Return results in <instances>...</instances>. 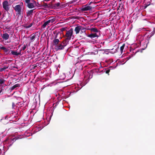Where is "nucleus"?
I'll return each mask as SVG.
<instances>
[{"mask_svg":"<svg viewBox=\"0 0 155 155\" xmlns=\"http://www.w3.org/2000/svg\"><path fill=\"white\" fill-rule=\"evenodd\" d=\"M110 69L109 70H107L106 71V74H108V75H109V72H110Z\"/></svg>","mask_w":155,"mask_h":155,"instance_id":"nucleus-32","label":"nucleus"},{"mask_svg":"<svg viewBox=\"0 0 155 155\" xmlns=\"http://www.w3.org/2000/svg\"><path fill=\"white\" fill-rule=\"evenodd\" d=\"M2 6L4 9L6 11H8L9 10L8 3L7 1H5L3 2Z\"/></svg>","mask_w":155,"mask_h":155,"instance_id":"nucleus-6","label":"nucleus"},{"mask_svg":"<svg viewBox=\"0 0 155 155\" xmlns=\"http://www.w3.org/2000/svg\"><path fill=\"white\" fill-rule=\"evenodd\" d=\"M27 45H24L22 48L23 50H25L26 48Z\"/></svg>","mask_w":155,"mask_h":155,"instance_id":"nucleus-27","label":"nucleus"},{"mask_svg":"<svg viewBox=\"0 0 155 155\" xmlns=\"http://www.w3.org/2000/svg\"><path fill=\"white\" fill-rule=\"evenodd\" d=\"M35 3L29 2L27 4V6L29 8H33L35 7Z\"/></svg>","mask_w":155,"mask_h":155,"instance_id":"nucleus-11","label":"nucleus"},{"mask_svg":"<svg viewBox=\"0 0 155 155\" xmlns=\"http://www.w3.org/2000/svg\"><path fill=\"white\" fill-rule=\"evenodd\" d=\"M88 37H90L91 38H94L96 37H98V35H97V34L95 33L94 34H89L87 35V36Z\"/></svg>","mask_w":155,"mask_h":155,"instance_id":"nucleus-17","label":"nucleus"},{"mask_svg":"<svg viewBox=\"0 0 155 155\" xmlns=\"http://www.w3.org/2000/svg\"><path fill=\"white\" fill-rule=\"evenodd\" d=\"M92 9V7L88 5H86L83 6L81 8V10L82 11H84L90 10Z\"/></svg>","mask_w":155,"mask_h":155,"instance_id":"nucleus-7","label":"nucleus"},{"mask_svg":"<svg viewBox=\"0 0 155 155\" xmlns=\"http://www.w3.org/2000/svg\"><path fill=\"white\" fill-rule=\"evenodd\" d=\"M23 4L21 3L20 4L16 5L14 8L15 10L17 15H20L21 14V8L23 6Z\"/></svg>","mask_w":155,"mask_h":155,"instance_id":"nucleus-4","label":"nucleus"},{"mask_svg":"<svg viewBox=\"0 0 155 155\" xmlns=\"http://www.w3.org/2000/svg\"><path fill=\"white\" fill-rule=\"evenodd\" d=\"M55 20V18L54 17H52L49 18V19L47 21L48 24H49L50 23H52L54 22Z\"/></svg>","mask_w":155,"mask_h":155,"instance_id":"nucleus-13","label":"nucleus"},{"mask_svg":"<svg viewBox=\"0 0 155 155\" xmlns=\"http://www.w3.org/2000/svg\"><path fill=\"white\" fill-rule=\"evenodd\" d=\"M112 67H110V69H112Z\"/></svg>","mask_w":155,"mask_h":155,"instance_id":"nucleus-35","label":"nucleus"},{"mask_svg":"<svg viewBox=\"0 0 155 155\" xmlns=\"http://www.w3.org/2000/svg\"><path fill=\"white\" fill-rule=\"evenodd\" d=\"M1 49H3L4 50V52L6 53V54H10V51L9 49L6 48L4 47H2V48H1Z\"/></svg>","mask_w":155,"mask_h":155,"instance_id":"nucleus-12","label":"nucleus"},{"mask_svg":"<svg viewBox=\"0 0 155 155\" xmlns=\"http://www.w3.org/2000/svg\"><path fill=\"white\" fill-rule=\"evenodd\" d=\"M33 9L28 11L27 12V16L28 17L31 16L33 14Z\"/></svg>","mask_w":155,"mask_h":155,"instance_id":"nucleus-14","label":"nucleus"},{"mask_svg":"<svg viewBox=\"0 0 155 155\" xmlns=\"http://www.w3.org/2000/svg\"><path fill=\"white\" fill-rule=\"evenodd\" d=\"M61 5L60 3H57L55 4V5L56 7H58L60 6V5Z\"/></svg>","mask_w":155,"mask_h":155,"instance_id":"nucleus-24","label":"nucleus"},{"mask_svg":"<svg viewBox=\"0 0 155 155\" xmlns=\"http://www.w3.org/2000/svg\"><path fill=\"white\" fill-rule=\"evenodd\" d=\"M124 46H125V45L124 44H123L122 46L121 47H120V51L121 52V53H122L124 49Z\"/></svg>","mask_w":155,"mask_h":155,"instance_id":"nucleus-22","label":"nucleus"},{"mask_svg":"<svg viewBox=\"0 0 155 155\" xmlns=\"http://www.w3.org/2000/svg\"><path fill=\"white\" fill-rule=\"evenodd\" d=\"M1 48H2V47L0 46V49H1Z\"/></svg>","mask_w":155,"mask_h":155,"instance_id":"nucleus-36","label":"nucleus"},{"mask_svg":"<svg viewBox=\"0 0 155 155\" xmlns=\"http://www.w3.org/2000/svg\"><path fill=\"white\" fill-rule=\"evenodd\" d=\"M32 24L31 23L29 25L26 26V27H25L26 28H29L31 27L32 26Z\"/></svg>","mask_w":155,"mask_h":155,"instance_id":"nucleus-25","label":"nucleus"},{"mask_svg":"<svg viewBox=\"0 0 155 155\" xmlns=\"http://www.w3.org/2000/svg\"><path fill=\"white\" fill-rule=\"evenodd\" d=\"M91 30L92 31L95 32H97L98 31L97 29L95 28H92L91 29Z\"/></svg>","mask_w":155,"mask_h":155,"instance_id":"nucleus-20","label":"nucleus"},{"mask_svg":"<svg viewBox=\"0 0 155 155\" xmlns=\"http://www.w3.org/2000/svg\"><path fill=\"white\" fill-rule=\"evenodd\" d=\"M55 47L59 44V40L58 39H55L53 41Z\"/></svg>","mask_w":155,"mask_h":155,"instance_id":"nucleus-18","label":"nucleus"},{"mask_svg":"<svg viewBox=\"0 0 155 155\" xmlns=\"http://www.w3.org/2000/svg\"><path fill=\"white\" fill-rule=\"evenodd\" d=\"M81 31V34L84 35H86L85 33V29L84 28L81 26H77L75 27L74 31L76 34H78L80 31Z\"/></svg>","mask_w":155,"mask_h":155,"instance_id":"nucleus-1","label":"nucleus"},{"mask_svg":"<svg viewBox=\"0 0 155 155\" xmlns=\"http://www.w3.org/2000/svg\"><path fill=\"white\" fill-rule=\"evenodd\" d=\"M140 39L139 40L140 43L141 45L142 44L144 46V47L145 48H146L147 46V43L145 44H143L144 43L145 41H146V40H144L143 41V39L144 38V37L143 36H140Z\"/></svg>","mask_w":155,"mask_h":155,"instance_id":"nucleus-8","label":"nucleus"},{"mask_svg":"<svg viewBox=\"0 0 155 155\" xmlns=\"http://www.w3.org/2000/svg\"><path fill=\"white\" fill-rule=\"evenodd\" d=\"M14 86V87H15L16 88L17 87H18V86H19V85L18 84H16Z\"/></svg>","mask_w":155,"mask_h":155,"instance_id":"nucleus-33","label":"nucleus"},{"mask_svg":"<svg viewBox=\"0 0 155 155\" xmlns=\"http://www.w3.org/2000/svg\"><path fill=\"white\" fill-rule=\"evenodd\" d=\"M21 52H18L17 51H12L11 53L9 54L10 55H13L15 56H18L20 54Z\"/></svg>","mask_w":155,"mask_h":155,"instance_id":"nucleus-9","label":"nucleus"},{"mask_svg":"<svg viewBox=\"0 0 155 155\" xmlns=\"http://www.w3.org/2000/svg\"><path fill=\"white\" fill-rule=\"evenodd\" d=\"M133 56V55H130L129 57H127V60L129 59L131 57H132Z\"/></svg>","mask_w":155,"mask_h":155,"instance_id":"nucleus-29","label":"nucleus"},{"mask_svg":"<svg viewBox=\"0 0 155 155\" xmlns=\"http://www.w3.org/2000/svg\"><path fill=\"white\" fill-rule=\"evenodd\" d=\"M36 36V35L34 33L32 34L29 36V38L31 40L30 42H32L35 40Z\"/></svg>","mask_w":155,"mask_h":155,"instance_id":"nucleus-10","label":"nucleus"},{"mask_svg":"<svg viewBox=\"0 0 155 155\" xmlns=\"http://www.w3.org/2000/svg\"><path fill=\"white\" fill-rule=\"evenodd\" d=\"M67 43L66 41H63L61 43L59 44L54 47L55 49L57 50H62L64 49V47L66 46Z\"/></svg>","mask_w":155,"mask_h":155,"instance_id":"nucleus-2","label":"nucleus"},{"mask_svg":"<svg viewBox=\"0 0 155 155\" xmlns=\"http://www.w3.org/2000/svg\"><path fill=\"white\" fill-rule=\"evenodd\" d=\"M133 56V55H130L129 57H127V60L129 59L131 57H132Z\"/></svg>","mask_w":155,"mask_h":155,"instance_id":"nucleus-30","label":"nucleus"},{"mask_svg":"<svg viewBox=\"0 0 155 155\" xmlns=\"http://www.w3.org/2000/svg\"><path fill=\"white\" fill-rule=\"evenodd\" d=\"M48 24H48V22L46 21L44 23V24L42 25V27L43 28H44L46 27V25Z\"/></svg>","mask_w":155,"mask_h":155,"instance_id":"nucleus-19","label":"nucleus"},{"mask_svg":"<svg viewBox=\"0 0 155 155\" xmlns=\"http://www.w3.org/2000/svg\"><path fill=\"white\" fill-rule=\"evenodd\" d=\"M25 2L27 3H28L30 2V0H25Z\"/></svg>","mask_w":155,"mask_h":155,"instance_id":"nucleus-31","label":"nucleus"},{"mask_svg":"<svg viewBox=\"0 0 155 155\" xmlns=\"http://www.w3.org/2000/svg\"><path fill=\"white\" fill-rule=\"evenodd\" d=\"M15 88V87H14V86H13L12 87V90H13V89H14Z\"/></svg>","mask_w":155,"mask_h":155,"instance_id":"nucleus-34","label":"nucleus"},{"mask_svg":"<svg viewBox=\"0 0 155 155\" xmlns=\"http://www.w3.org/2000/svg\"><path fill=\"white\" fill-rule=\"evenodd\" d=\"M2 38L4 39L7 40L9 38V35L7 33L4 34L2 36Z\"/></svg>","mask_w":155,"mask_h":155,"instance_id":"nucleus-15","label":"nucleus"},{"mask_svg":"<svg viewBox=\"0 0 155 155\" xmlns=\"http://www.w3.org/2000/svg\"><path fill=\"white\" fill-rule=\"evenodd\" d=\"M5 80L3 79V77L0 75V84H5V86H6V84H5Z\"/></svg>","mask_w":155,"mask_h":155,"instance_id":"nucleus-16","label":"nucleus"},{"mask_svg":"<svg viewBox=\"0 0 155 155\" xmlns=\"http://www.w3.org/2000/svg\"><path fill=\"white\" fill-rule=\"evenodd\" d=\"M8 68V67H5V66L1 68V69H0V71H4L5 69Z\"/></svg>","mask_w":155,"mask_h":155,"instance_id":"nucleus-23","label":"nucleus"},{"mask_svg":"<svg viewBox=\"0 0 155 155\" xmlns=\"http://www.w3.org/2000/svg\"><path fill=\"white\" fill-rule=\"evenodd\" d=\"M21 136H18V137H16L15 138H14L13 139H12V140L13 141H15V140L17 139H21Z\"/></svg>","mask_w":155,"mask_h":155,"instance_id":"nucleus-21","label":"nucleus"},{"mask_svg":"<svg viewBox=\"0 0 155 155\" xmlns=\"http://www.w3.org/2000/svg\"><path fill=\"white\" fill-rule=\"evenodd\" d=\"M147 31H148L146 33V35H147L149 38L152 36L155 33V28H153L151 30H148Z\"/></svg>","mask_w":155,"mask_h":155,"instance_id":"nucleus-5","label":"nucleus"},{"mask_svg":"<svg viewBox=\"0 0 155 155\" xmlns=\"http://www.w3.org/2000/svg\"><path fill=\"white\" fill-rule=\"evenodd\" d=\"M3 90V86H0V93H1Z\"/></svg>","mask_w":155,"mask_h":155,"instance_id":"nucleus-26","label":"nucleus"},{"mask_svg":"<svg viewBox=\"0 0 155 155\" xmlns=\"http://www.w3.org/2000/svg\"><path fill=\"white\" fill-rule=\"evenodd\" d=\"M33 2L35 3V5L38 6V5H39L38 3H36V2L34 1H33Z\"/></svg>","mask_w":155,"mask_h":155,"instance_id":"nucleus-28","label":"nucleus"},{"mask_svg":"<svg viewBox=\"0 0 155 155\" xmlns=\"http://www.w3.org/2000/svg\"><path fill=\"white\" fill-rule=\"evenodd\" d=\"M73 29L72 28L66 31L65 35L66 39L70 40L72 38H73L74 37L73 35Z\"/></svg>","mask_w":155,"mask_h":155,"instance_id":"nucleus-3","label":"nucleus"}]
</instances>
